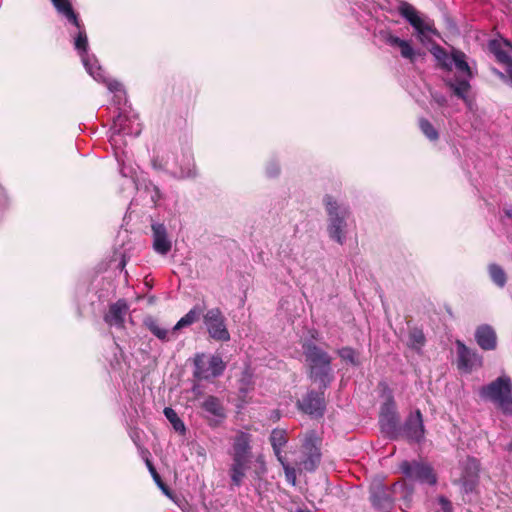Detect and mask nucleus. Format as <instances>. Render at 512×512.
I'll return each mask as SVG.
<instances>
[{
  "label": "nucleus",
  "mask_w": 512,
  "mask_h": 512,
  "mask_svg": "<svg viewBox=\"0 0 512 512\" xmlns=\"http://www.w3.org/2000/svg\"><path fill=\"white\" fill-rule=\"evenodd\" d=\"M232 462L228 469L230 476V486L240 487L250 469L252 459L251 435L245 432H238L233 438V444L230 451Z\"/></svg>",
  "instance_id": "f257e3e1"
},
{
  "label": "nucleus",
  "mask_w": 512,
  "mask_h": 512,
  "mask_svg": "<svg viewBox=\"0 0 512 512\" xmlns=\"http://www.w3.org/2000/svg\"><path fill=\"white\" fill-rule=\"evenodd\" d=\"M303 354L309 368V377L313 381H319L326 387L331 381L330 355L313 342H305L302 345Z\"/></svg>",
  "instance_id": "f03ea898"
},
{
  "label": "nucleus",
  "mask_w": 512,
  "mask_h": 512,
  "mask_svg": "<svg viewBox=\"0 0 512 512\" xmlns=\"http://www.w3.org/2000/svg\"><path fill=\"white\" fill-rule=\"evenodd\" d=\"M480 396L495 404L506 415H512V381L503 375L481 387Z\"/></svg>",
  "instance_id": "7ed1b4c3"
},
{
  "label": "nucleus",
  "mask_w": 512,
  "mask_h": 512,
  "mask_svg": "<svg viewBox=\"0 0 512 512\" xmlns=\"http://www.w3.org/2000/svg\"><path fill=\"white\" fill-rule=\"evenodd\" d=\"M328 214V233L330 238L343 244L346 234V219L350 215L347 207L341 206L333 199L331 195H326L323 199Z\"/></svg>",
  "instance_id": "20e7f679"
},
{
  "label": "nucleus",
  "mask_w": 512,
  "mask_h": 512,
  "mask_svg": "<svg viewBox=\"0 0 512 512\" xmlns=\"http://www.w3.org/2000/svg\"><path fill=\"white\" fill-rule=\"evenodd\" d=\"M301 446L300 466L307 472H314L321 463L322 438L315 430H307L299 435Z\"/></svg>",
  "instance_id": "39448f33"
},
{
  "label": "nucleus",
  "mask_w": 512,
  "mask_h": 512,
  "mask_svg": "<svg viewBox=\"0 0 512 512\" xmlns=\"http://www.w3.org/2000/svg\"><path fill=\"white\" fill-rule=\"evenodd\" d=\"M193 365V377L199 381L218 377L226 368V364L219 355H213L207 360L204 354H196Z\"/></svg>",
  "instance_id": "423d86ee"
},
{
  "label": "nucleus",
  "mask_w": 512,
  "mask_h": 512,
  "mask_svg": "<svg viewBox=\"0 0 512 512\" xmlns=\"http://www.w3.org/2000/svg\"><path fill=\"white\" fill-rule=\"evenodd\" d=\"M393 438H403L409 442L420 443L425 438L423 415L419 409L410 413L401 427H397Z\"/></svg>",
  "instance_id": "0eeeda50"
},
{
  "label": "nucleus",
  "mask_w": 512,
  "mask_h": 512,
  "mask_svg": "<svg viewBox=\"0 0 512 512\" xmlns=\"http://www.w3.org/2000/svg\"><path fill=\"white\" fill-rule=\"evenodd\" d=\"M203 322L206 326L209 336L220 342H227L230 340V333L226 325V318L222 311L215 307L209 309L203 314Z\"/></svg>",
  "instance_id": "6e6552de"
},
{
  "label": "nucleus",
  "mask_w": 512,
  "mask_h": 512,
  "mask_svg": "<svg viewBox=\"0 0 512 512\" xmlns=\"http://www.w3.org/2000/svg\"><path fill=\"white\" fill-rule=\"evenodd\" d=\"M460 469V477L454 481V484L460 485L465 493L473 492L479 483L480 461L468 456L460 462Z\"/></svg>",
  "instance_id": "1a4fd4ad"
},
{
  "label": "nucleus",
  "mask_w": 512,
  "mask_h": 512,
  "mask_svg": "<svg viewBox=\"0 0 512 512\" xmlns=\"http://www.w3.org/2000/svg\"><path fill=\"white\" fill-rule=\"evenodd\" d=\"M397 485L394 483L391 486H386L381 481L372 482L369 499L373 507L383 511L392 509Z\"/></svg>",
  "instance_id": "9d476101"
},
{
  "label": "nucleus",
  "mask_w": 512,
  "mask_h": 512,
  "mask_svg": "<svg viewBox=\"0 0 512 512\" xmlns=\"http://www.w3.org/2000/svg\"><path fill=\"white\" fill-rule=\"evenodd\" d=\"M200 408L205 413L204 418L210 427H218L227 417L222 400L214 395L206 396L200 403Z\"/></svg>",
  "instance_id": "9b49d317"
},
{
  "label": "nucleus",
  "mask_w": 512,
  "mask_h": 512,
  "mask_svg": "<svg viewBox=\"0 0 512 512\" xmlns=\"http://www.w3.org/2000/svg\"><path fill=\"white\" fill-rule=\"evenodd\" d=\"M400 469L407 477L422 483L434 485L437 482L436 474L433 468L428 464L416 461H404L401 463Z\"/></svg>",
  "instance_id": "f8f14e48"
},
{
  "label": "nucleus",
  "mask_w": 512,
  "mask_h": 512,
  "mask_svg": "<svg viewBox=\"0 0 512 512\" xmlns=\"http://www.w3.org/2000/svg\"><path fill=\"white\" fill-rule=\"evenodd\" d=\"M298 409L314 418L324 415L326 404L323 392L309 391L296 403Z\"/></svg>",
  "instance_id": "ddd939ff"
},
{
  "label": "nucleus",
  "mask_w": 512,
  "mask_h": 512,
  "mask_svg": "<svg viewBox=\"0 0 512 512\" xmlns=\"http://www.w3.org/2000/svg\"><path fill=\"white\" fill-rule=\"evenodd\" d=\"M457 366L460 370L471 372L473 369L482 367L483 357L476 351L466 346L462 341H456Z\"/></svg>",
  "instance_id": "4468645a"
},
{
  "label": "nucleus",
  "mask_w": 512,
  "mask_h": 512,
  "mask_svg": "<svg viewBox=\"0 0 512 512\" xmlns=\"http://www.w3.org/2000/svg\"><path fill=\"white\" fill-rule=\"evenodd\" d=\"M399 14L405 18L410 25L417 30L420 34L432 33L434 35H438V31L434 27L433 22H424L421 17L418 15L417 10L414 6L407 2H403L400 4L398 8Z\"/></svg>",
  "instance_id": "2eb2a0df"
},
{
  "label": "nucleus",
  "mask_w": 512,
  "mask_h": 512,
  "mask_svg": "<svg viewBox=\"0 0 512 512\" xmlns=\"http://www.w3.org/2000/svg\"><path fill=\"white\" fill-rule=\"evenodd\" d=\"M399 14L405 18L410 25L417 30L420 34L432 33L434 35H438V31L434 27L433 22H424L421 17L418 15L417 10L414 6L407 2H403L400 4L398 8Z\"/></svg>",
  "instance_id": "dca6fc26"
},
{
  "label": "nucleus",
  "mask_w": 512,
  "mask_h": 512,
  "mask_svg": "<svg viewBox=\"0 0 512 512\" xmlns=\"http://www.w3.org/2000/svg\"><path fill=\"white\" fill-rule=\"evenodd\" d=\"M379 422L382 428L390 434H394L398 427V415L396 404L392 396H389L381 405Z\"/></svg>",
  "instance_id": "f3484780"
},
{
  "label": "nucleus",
  "mask_w": 512,
  "mask_h": 512,
  "mask_svg": "<svg viewBox=\"0 0 512 512\" xmlns=\"http://www.w3.org/2000/svg\"><path fill=\"white\" fill-rule=\"evenodd\" d=\"M129 311V305L125 299H119L109 305L108 312L103 319L109 326H115L119 329L125 328V316Z\"/></svg>",
  "instance_id": "a211bd4d"
},
{
  "label": "nucleus",
  "mask_w": 512,
  "mask_h": 512,
  "mask_svg": "<svg viewBox=\"0 0 512 512\" xmlns=\"http://www.w3.org/2000/svg\"><path fill=\"white\" fill-rule=\"evenodd\" d=\"M475 340L482 350L492 351L497 348V335L490 325L478 326L475 331Z\"/></svg>",
  "instance_id": "6ab92c4d"
},
{
  "label": "nucleus",
  "mask_w": 512,
  "mask_h": 512,
  "mask_svg": "<svg viewBox=\"0 0 512 512\" xmlns=\"http://www.w3.org/2000/svg\"><path fill=\"white\" fill-rule=\"evenodd\" d=\"M153 232V248L162 255L171 250V242L167 237V230L163 224L155 223L151 226Z\"/></svg>",
  "instance_id": "aec40b11"
},
{
  "label": "nucleus",
  "mask_w": 512,
  "mask_h": 512,
  "mask_svg": "<svg viewBox=\"0 0 512 512\" xmlns=\"http://www.w3.org/2000/svg\"><path fill=\"white\" fill-rule=\"evenodd\" d=\"M489 50L494 54L499 63L505 64L507 69L512 67V58L507 50H512V45L508 41L492 40L489 43Z\"/></svg>",
  "instance_id": "412c9836"
},
{
  "label": "nucleus",
  "mask_w": 512,
  "mask_h": 512,
  "mask_svg": "<svg viewBox=\"0 0 512 512\" xmlns=\"http://www.w3.org/2000/svg\"><path fill=\"white\" fill-rule=\"evenodd\" d=\"M269 441L277 460H281V458L285 457L282 450L288 442L287 431L279 428L273 429L270 434Z\"/></svg>",
  "instance_id": "4be33fe9"
},
{
  "label": "nucleus",
  "mask_w": 512,
  "mask_h": 512,
  "mask_svg": "<svg viewBox=\"0 0 512 512\" xmlns=\"http://www.w3.org/2000/svg\"><path fill=\"white\" fill-rule=\"evenodd\" d=\"M141 454L145 460V464L153 478V480L155 481V483L157 484V486L161 489V491L167 496L169 497L170 499H173V492L171 491V489L162 481V478L161 476L159 475V473L157 472L155 466L153 465L152 461L150 460L149 456H150V452L148 451V449L146 448H142L141 449Z\"/></svg>",
  "instance_id": "5701e85b"
},
{
  "label": "nucleus",
  "mask_w": 512,
  "mask_h": 512,
  "mask_svg": "<svg viewBox=\"0 0 512 512\" xmlns=\"http://www.w3.org/2000/svg\"><path fill=\"white\" fill-rule=\"evenodd\" d=\"M56 11L64 16L75 27H79V16L74 11L69 0H51Z\"/></svg>",
  "instance_id": "b1692460"
},
{
  "label": "nucleus",
  "mask_w": 512,
  "mask_h": 512,
  "mask_svg": "<svg viewBox=\"0 0 512 512\" xmlns=\"http://www.w3.org/2000/svg\"><path fill=\"white\" fill-rule=\"evenodd\" d=\"M203 311L204 307L195 305L176 323V325L173 327V332L195 323L200 318V315L203 313Z\"/></svg>",
  "instance_id": "393cba45"
},
{
  "label": "nucleus",
  "mask_w": 512,
  "mask_h": 512,
  "mask_svg": "<svg viewBox=\"0 0 512 512\" xmlns=\"http://www.w3.org/2000/svg\"><path fill=\"white\" fill-rule=\"evenodd\" d=\"M431 53L438 62V66L446 71L452 69V59L446 52V50L438 44H435L431 48Z\"/></svg>",
  "instance_id": "a878e982"
},
{
  "label": "nucleus",
  "mask_w": 512,
  "mask_h": 512,
  "mask_svg": "<svg viewBox=\"0 0 512 512\" xmlns=\"http://www.w3.org/2000/svg\"><path fill=\"white\" fill-rule=\"evenodd\" d=\"M145 327L159 340L167 341L169 331L160 326L157 319L153 317H147L144 319Z\"/></svg>",
  "instance_id": "bb28decb"
},
{
  "label": "nucleus",
  "mask_w": 512,
  "mask_h": 512,
  "mask_svg": "<svg viewBox=\"0 0 512 512\" xmlns=\"http://www.w3.org/2000/svg\"><path fill=\"white\" fill-rule=\"evenodd\" d=\"M448 87L453 91L454 95L462 100H467V94L471 88L468 80L460 79L454 82H447Z\"/></svg>",
  "instance_id": "cd10ccee"
},
{
  "label": "nucleus",
  "mask_w": 512,
  "mask_h": 512,
  "mask_svg": "<svg viewBox=\"0 0 512 512\" xmlns=\"http://www.w3.org/2000/svg\"><path fill=\"white\" fill-rule=\"evenodd\" d=\"M78 30L77 36L74 41L75 49L83 55L87 52L88 49V38L84 28L83 23L79 19V27H76Z\"/></svg>",
  "instance_id": "c85d7f7f"
},
{
  "label": "nucleus",
  "mask_w": 512,
  "mask_h": 512,
  "mask_svg": "<svg viewBox=\"0 0 512 512\" xmlns=\"http://www.w3.org/2000/svg\"><path fill=\"white\" fill-rule=\"evenodd\" d=\"M489 275L492 281L499 287H504L507 281V276L505 271L498 264H490L488 267Z\"/></svg>",
  "instance_id": "c756f323"
},
{
  "label": "nucleus",
  "mask_w": 512,
  "mask_h": 512,
  "mask_svg": "<svg viewBox=\"0 0 512 512\" xmlns=\"http://www.w3.org/2000/svg\"><path fill=\"white\" fill-rule=\"evenodd\" d=\"M164 415L168 419V421L173 426L174 430L177 432L185 433L186 428L184 422L179 418L176 411L171 407H166L164 409Z\"/></svg>",
  "instance_id": "7c9ffc66"
},
{
  "label": "nucleus",
  "mask_w": 512,
  "mask_h": 512,
  "mask_svg": "<svg viewBox=\"0 0 512 512\" xmlns=\"http://www.w3.org/2000/svg\"><path fill=\"white\" fill-rule=\"evenodd\" d=\"M418 125L421 132L430 140L437 141L439 139V133L432 125V123L426 118H419Z\"/></svg>",
  "instance_id": "2f4dec72"
},
{
  "label": "nucleus",
  "mask_w": 512,
  "mask_h": 512,
  "mask_svg": "<svg viewBox=\"0 0 512 512\" xmlns=\"http://www.w3.org/2000/svg\"><path fill=\"white\" fill-rule=\"evenodd\" d=\"M452 62H454L456 68L464 72L469 78H472V71L470 66L465 60V54L461 51H456L452 54Z\"/></svg>",
  "instance_id": "473e14b6"
},
{
  "label": "nucleus",
  "mask_w": 512,
  "mask_h": 512,
  "mask_svg": "<svg viewBox=\"0 0 512 512\" xmlns=\"http://www.w3.org/2000/svg\"><path fill=\"white\" fill-rule=\"evenodd\" d=\"M337 352H338L339 357L343 361L348 362L353 366L360 365V361L358 359V354L353 348L343 347V348L339 349Z\"/></svg>",
  "instance_id": "72a5a7b5"
},
{
  "label": "nucleus",
  "mask_w": 512,
  "mask_h": 512,
  "mask_svg": "<svg viewBox=\"0 0 512 512\" xmlns=\"http://www.w3.org/2000/svg\"><path fill=\"white\" fill-rule=\"evenodd\" d=\"M278 461L284 470L286 481L290 485L295 486L297 483L296 468L287 462L286 457H283V458H281V460H278Z\"/></svg>",
  "instance_id": "f704fd0d"
},
{
  "label": "nucleus",
  "mask_w": 512,
  "mask_h": 512,
  "mask_svg": "<svg viewBox=\"0 0 512 512\" xmlns=\"http://www.w3.org/2000/svg\"><path fill=\"white\" fill-rule=\"evenodd\" d=\"M409 342L413 348H421L426 342L422 329L414 327L409 331Z\"/></svg>",
  "instance_id": "c9c22d12"
},
{
  "label": "nucleus",
  "mask_w": 512,
  "mask_h": 512,
  "mask_svg": "<svg viewBox=\"0 0 512 512\" xmlns=\"http://www.w3.org/2000/svg\"><path fill=\"white\" fill-rule=\"evenodd\" d=\"M399 49L402 57L409 59L411 62H414L415 51L409 41L404 40Z\"/></svg>",
  "instance_id": "e433bc0d"
},
{
  "label": "nucleus",
  "mask_w": 512,
  "mask_h": 512,
  "mask_svg": "<svg viewBox=\"0 0 512 512\" xmlns=\"http://www.w3.org/2000/svg\"><path fill=\"white\" fill-rule=\"evenodd\" d=\"M381 37H382V40L390 45V46H394V47H399L402 45V43L404 42L403 39L397 37V36H394L393 34H391L390 32H382L381 33Z\"/></svg>",
  "instance_id": "4c0bfd02"
},
{
  "label": "nucleus",
  "mask_w": 512,
  "mask_h": 512,
  "mask_svg": "<svg viewBox=\"0 0 512 512\" xmlns=\"http://www.w3.org/2000/svg\"><path fill=\"white\" fill-rule=\"evenodd\" d=\"M439 504L444 512H452L451 502L444 496L439 497Z\"/></svg>",
  "instance_id": "58836bf2"
},
{
  "label": "nucleus",
  "mask_w": 512,
  "mask_h": 512,
  "mask_svg": "<svg viewBox=\"0 0 512 512\" xmlns=\"http://www.w3.org/2000/svg\"><path fill=\"white\" fill-rule=\"evenodd\" d=\"M192 175V169L187 167L186 169H180L179 176L180 177H190Z\"/></svg>",
  "instance_id": "ea45409f"
},
{
  "label": "nucleus",
  "mask_w": 512,
  "mask_h": 512,
  "mask_svg": "<svg viewBox=\"0 0 512 512\" xmlns=\"http://www.w3.org/2000/svg\"><path fill=\"white\" fill-rule=\"evenodd\" d=\"M280 170L278 167H274L273 169L269 170L270 176H277L279 174Z\"/></svg>",
  "instance_id": "a19ab883"
},
{
  "label": "nucleus",
  "mask_w": 512,
  "mask_h": 512,
  "mask_svg": "<svg viewBox=\"0 0 512 512\" xmlns=\"http://www.w3.org/2000/svg\"><path fill=\"white\" fill-rule=\"evenodd\" d=\"M152 163H153V167L154 168L163 169L162 164L158 163V159L157 158L153 159Z\"/></svg>",
  "instance_id": "79ce46f5"
},
{
  "label": "nucleus",
  "mask_w": 512,
  "mask_h": 512,
  "mask_svg": "<svg viewBox=\"0 0 512 512\" xmlns=\"http://www.w3.org/2000/svg\"><path fill=\"white\" fill-rule=\"evenodd\" d=\"M505 214L508 218L512 219V208L505 209Z\"/></svg>",
  "instance_id": "37998d69"
},
{
  "label": "nucleus",
  "mask_w": 512,
  "mask_h": 512,
  "mask_svg": "<svg viewBox=\"0 0 512 512\" xmlns=\"http://www.w3.org/2000/svg\"><path fill=\"white\" fill-rule=\"evenodd\" d=\"M436 100L440 105H443L446 102L444 97L436 98Z\"/></svg>",
  "instance_id": "c03bdc74"
},
{
  "label": "nucleus",
  "mask_w": 512,
  "mask_h": 512,
  "mask_svg": "<svg viewBox=\"0 0 512 512\" xmlns=\"http://www.w3.org/2000/svg\"><path fill=\"white\" fill-rule=\"evenodd\" d=\"M117 86H118V83L110 84V85H109V89H110L111 91H114V90H116V89H117Z\"/></svg>",
  "instance_id": "a18cd8bd"
},
{
  "label": "nucleus",
  "mask_w": 512,
  "mask_h": 512,
  "mask_svg": "<svg viewBox=\"0 0 512 512\" xmlns=\"http://www.w3.org/2000/svg\"><path fill=\"white\" fill-rule=\"evenodd\" d=\"M506 449L512 453V441L508 444Z\"/></svg>",
  "instance_id": "49530a36"
}]
</instances>
